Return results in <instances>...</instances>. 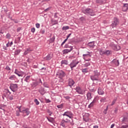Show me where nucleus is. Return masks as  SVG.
Here are the masks:
<instances>
[{"mask_svg":"<svg viewBox=\"0 0 128 128\" xmlns=\"http://www.w3.org/2000/svg\"><path fill=\"white\" fill-rule=\"evenodd\" d=\"M94 72V75H92L90 76V80H92V82L94 80H99V77L100 73L98 70H95Z\"/></svg>","mask_w":128,"mask_h":128,"instance_id":"1","label":"nucleus"},{"mask_svg":"<svg viewBox=\"0 0 128 128\" xmlns=\"http://www.w3.org/2000/svg\"><path fill=\"white\" fill-rule=\"evenodd\" d=\"M18 110H19L20 112H22V114H24V116H28V114H30V110H28V108H22V106H18Z\"/></svg>","mask_w":128,"mask_h":128,"instance_id":"2","label":"nucleus"},{"mask_svg":"<svg viewBox=\"0 0 128 128\" xmlns=\"http://www.w3.org/2000/svg\"><path fill=\"white\" fill-rule=\"evenodd\" d=\"M83 12L85 14H88V16H94V10H92V9H90V8H87L83 10Z\"/></svg>","mask_w":128,"mask_h":128,"instance_id":"3","label":"nucleus"},{"mask_svg":"<svg viewBox=\"0 0 128 128\" xmlns=\"http://www.w3.org/2000/svg\"><path fill=\"white\" fill-rule=\"evenodd\" d=\"M70 44L68 42V44H66L64 46V47L68 49H66L64 50V54H68V52H70L71 50H72V46H70Z\"/></svg>","mask_w":128,"mask_h":128,"instance_id":"4","label":"nucleus"},{"mask_svg":"<svg viewBox=\"0 0 128 128\" xmlns=\"http://www.w3.org/2000/svg\"><path fill=\"white\" fill-rule=\"evenodd\" d=\"M78 64H80V62H78L76 60H72V62L69 64V66H70L72 70L74 68H76V66H78Z\"/></svg>","mask_w":128,"mask_h":128,"instance_id":"5","label":"nucleus"},{"mask_svg":"<svg viewBox=\"0 0 128 128\" xmlns=\"http://www.w3.org/2000/svg\"><path fill=\"white\" fill-rule=\"evenodd\" d=\"M10 88L12 92H16V90H18V84H10Z\"/></svg>","mask_w":128,"mask_h":128,"instance_id":"6","label":"nucleus"},{"mask_svg":"<svg viewBox=\"0 0 128 128\" xmlns=\"http://www.w3.org/2000/svg\"><path fill=\"white\" fill-rule=\"evenodd\" d=\"M83 58L86 62H90V58H90L92 56V54H90V52H88L86 54H84L82 55Z\"/></svg>","mask_w":128,"mask_h":128,"instance_id":"7","label":"nucleus"},{"mask_svg":"<svg viewBox=\"0 0 128 128\" xmlns=\"http://www.w3.org/2000/svg\"><path fill=\"white\" fill-rule=\"evenodd\" d=\"M63 116H68L69 118H74V114L70 111H67L62 114Z\"/></svg>","mask_w":128,"mask_h":128,"instance_id":"8","label":"nucleus"},{"mask_svg":"<svg viewBox=\"0 0 128 128\" xmlns=\"http://www.w3.org/2000/svg\"><path fill=\"white\" fill-rule=\"evenodd\" d=\"M118 24H120V21L118 20V18H114L113 21L112 22L111 26L112 28H116V26H118Z\"/></svg>","mask_w":128,"mask_h":128,"instance_id":"9","label":"nucleus"},{"mask_svg":"<svg viewBox=\"0 0 128 128\" xmlns=\"http://www.w3.org/2000/svg\"><path fill=\"white\" fill-rule=\"evenodd\" d=\"M70 121V120L66 118V120L64 119H62L61 122H60V126H62L63 128H66V124H68Z\"/></svg>","mask_w":128,"mask_h":128,"instance_id":"10","label":"nucleus"},{"mask_svg":"<svg viewBox=\"0 0 128 128\" xmlns=\"http://www.w3.org/2000/svg\"><path fill=\"white\" fill-rule=\"evenodd\" d=\"M76 92L78 94H84V90L81 88L80 86H77L75 88Z\"/></svg>","mask_w":128,"mask_h":128,"instance_id":"11","label":"nucleus"},{"mask_svg":"<svg viewBox=\"0 0 128 128\" xmlns=\"http://www.w3.org/2000/svg\"><path fill=\"white\" fill-rule=\"evenodd\" d=\"M56 76H58V78H59L62 79V78H64V72L62 70H59L57 72Z\"/></svg>","mask_w":128,"mask_h":128,"instance_id":"12","label":"nucleus"},{"mask_svg":"<svg viewBox=\"0 0 128 128\" xmlns=\"http://www.w3.org/2000/svg\"><path fill=\"white\" fill-rule=\"evenodd\" d=\"M53 56H54L52 55V54H48L46 57L44 58V60H50L52 58Z\"/></svg>","mask_w":128,"mask_h":128,"instance_id":"13","label":"nucleus"},{"mask_svg":"<svg viewBox=\"0 0 128 128\" xmlns=\"http://www.w3.org/2000/svg\"><path fill=\"white\" fill-rule=\"evenodd\" d=\"M88 116H90V114H86L85 116L83 117V120H84V122H90V118H88Z\"/></svg>","mask_w":128,"mask_h":128,"instance_id":"14","label":"nucleus"},{"mask_svg":"<svg viewBox=\"0 0 128 128\" xmlns=\"http://www.w3.org/2000/svg\"><path fill=\"white\" fill-rule=\"evenodd\" d=\"M112 62L113 66H118V65L120 64V62H118V60L116 59H114Z\"/></svg>","mask_w":128,"mask_h":128,"instance_id":"15","label":"nucleus"},{"mask_svg":"<svg viewBox=\"0 0 128 128\" xmlns=\"http://www.w3.org/2000/svg\"><path fill=\"white\" fill-rule=\"evenodd\" d=\"M74 80L72 79H69L68 80V86H70V88H72V86H74Z\"/></svg>","mask_w":128,"mask_h":128,"instance_id":"16","label":"nucleus"},{"mask_svg":"<svg viewBox=\"0 0 128 128\" xmlns=\"http://www.w3.org/2000/svg\"><path fill=\"white\" fill-rule=\"evenodd\" d=\"M68 61L67 60H64L61 62V65L62 66H68Z\"/></svg>","mask_w":128,"mask_h":128,"instance_id":"17","label":"nucleus"},{"mask_svg":"<svg viewBox=\"0 0 128 128\" xmlns=\"http://www.w3.org/2000/svg\"><path fill=\"white\" fill-rule=\"evenodd\" d=\"M122 10L123 12H126L128 10V4H124Z\"/></svg>","mask_w":128,"mask_h":128,"instance_id":"18","label":"nucleus"},{"mask_svg":"<svg viewBox=\"0 0 128 128\" xmlns=\"http://www.w3.org/2000/svg\"><path fill=\"white\" fill-rule=\"evenodd\" d=\"M50 22L52 26H54L55 24H58V20L51 19Z\"/></svg>","mask_w":128,"mask_h":128,"instance_id":"19","label":"nucleus"},{"mask_svg":"<svg viewBox=\"0 0 128 128\" xmlns=\"http://www.w3.org/2000/svg\"><path fill=\"white\" fill-rule=\"evenodd\" d=\"M112 50H106L104 52V56H110V54H112Z\"/></svg>","mask_w":128,"mask_h":128,"instance_id":"20","label":"nucleus"},{"mask_svg":"<svg viewBox=\"0 0 128 128\" xmlns=\"http://www.w3.org/2000/svg\"><path fill=\"white\" fill-rule=\"evenodd\" d=\"M87 100H90L91 98H92V93L88 92L86 94Z\"/></svg>","mask_w":128,"mask_h":128,"instance_id":"21","label":"nucleus"},{"mask_svg":"<svg viewBox=\"0 0 128 128\" xmlns=\"http://www.w3.org/2000/svg\"><path fill=\"white\" fill-rule=\"evenodd\" d=\"M20 72L18 70V69H15L14 73L15 74H17L18 76H22V75L20 74Z\"/></svg>","mask_w":128,"mask_h":128,"instance_id":"22","label":"nucleus"},{"mask_svg":"<svg viewBox=\"0 0 128 128\" xmlns=\"http://www.w3.org/2000/svg\"><path fill=\"white\" fill-rule=\"evenodd\" d=\"M98 94H100V95H102L104 94V90H102V89L100 88H98Z\"/></svg>","mask_w":128,"mask_h":128,"instance_id":"23","label":"nucleus"},{"mask_svg":"<svg viewBox=\"0 0 128 128\" xmlns=\"http://www.w3.org/2000/svg\"><path fill=\"white\" fill-rule=\"evenodd\" d=\"M32 52V50H30V48H27L26 50L24 52V56H26V54H28L29 52Z\"/></svg>","mask_w":128,"mask_h":128,"instance_id":"24","label":"nucleus"},{"mask_svg":"<svg viewBox=\"0 0 128 128\" xmlns=\"http://www.w3.org/2000/svg\"><path fill=\"white\" fill-rule=\"evenodd\" d=\"M98 52H99L100 56H104V50H102V48H98Z\"/></svg>","mask_w":128,"mask_h":128,"instance_id":"25","label":"nucleus"},{"mask_svg":"<svg viewBox=\"0 0 128 128\" xmlns=\"http://www.w3.org/2000/svg\"><path fill=\"white\" fill-rule=\"evenodd\" d=\"M94 102H96V98L94 99L92 102L88 105L89 108H92L94 106Z\"/></svg>","mask_w":128,"mask_h":128,"instance_id":"26","label":"nucleus"},{"mask_svg":"<svg viewBox=\"0 0 128 128\" xmlns=\"http://www.w3.org/2000/svg\"><path fill=\"white\" fill-rule=\"evenodd\" d=\"M8 78L10 80H16V75H12Z\"/></svg>","mask_w":128,"mask_h":128,"instance_id":"27","label":"nucleus"},{"mask_svg":"<svg viewBox=\"0 0 128 128\" xmlns=\"http://www.w3.org/2000/svg\"><path fill=\"white\" fill-rule=\"evenodd\" d=\"M39 92H40V94H42V96H44V94L46 93V92H44V88H42L41 89H40L39 90Z\"/></svg>","mask_w":128,"mask_h":128,"instance_id":"28","label":"nucleus"},{"mask_svg":"<svg viewBox=\"0 0 128 128\" xmlns=\"http://www.w3.org/2000/svg\"><path fill=\"white\" fill-rule=\"evenodd\" d=\"M128 122V119L127 117H126V116H124L122 120V122Z\"/></svg>","mask_w":128,"mask_h":128,"instance_id":"29","label":"nucleus"},{"mask_svg":"<svg viewBox=\"0 0 128 128\" xmlns=\"http://www.w3.org/2000/svg\"><path fill=\"white\" fill-rule=\"evenodd\" d=\"M30 76H26V78L24 79V82H30L28 80H30Z\"/></svg>","mask_w":128,"mask_h":128,"instance_id":"30","label":"nucleus"},{"mask_svg":"<svg viewBox=\"0 0 128 128\" xmlns=\"http://www.w3.org/2000/svg\"><path fill=\"white\" fill-rule=\"evenodd\" d=\"M10 38H12V35H10V33H8L6 36V38L7 40H10Z\"/></svg>","mask_w":128,"mask_h":128,"instance_id":"31","label":"nucleus"},{"mask_svg":"<svg viewBox=\"0 0 128 128\" xmlns=\"http://www.w3.org/2000/svg\"><path fill=\"white\" fill-rule=\"evenodd\" d=\"M82 72H88V68H85L82 70Z\"/></svg>","mask_w":128,"mask_h":128,"instance_id":"32","label":"nucleus"},{"mask_svg":"<svg viewBox=\"0 0 128 128\" xmlns=\"http://www.w3.org/2000/svg\"><path fill=\"white\" fill-rule=\"evenodd\" d=\"M21 50H17L15 51L14 52V54L16 56H18V54H20V52Z\"/></svg>","mask_w":128,"mask_h":128,"instance_id":"33","label":"nucleus"},{"mask_svg":"<svg viewBox=\"0 0 128 128\" xmlns=\"http://www.w3.org/2000/svg\"><path fill=\"white\" fill-rule=\"evenodd\" d=\"M88 46L90 48H94V42H90L88 43Z\"/></svg>","mask_w":128,"mask_h":128,"instance_id":"34","label":"nucleus"},{"mask_svg":"<svg viewBox=\"0 0 128 128\" xmlns=\"http://www.w3.org/2000/svg\"><path fill=\"white\" fill-rule=\"evenodd\" d=\"M90 66V62H86L84 64V68H88V66Z\"/></svg>","mask_w":128,"mask_h":128,"instance_id":"35","label":"nucleus"},{"mask_svg":"<svg viewBox=\"0 0 128 128\" xmlns=\"http://www.w3.org/2000/svg\"><path fill=\"white\" fill-rule=\"evenodd\" d=\"M116 98L114 99L112 102V104H110V106H114V104H116Z\"/></svg>","mask_w":128,"mask_h":128,"instance_id":"36","label":"nucleus"},{"mask_svg":"<svg viewBox=\"0 0 128 128\" xmlns=\"http://www.w3.org/2000/svg\"><path fill=\"white\" fill-rule=\"evenodd\" d=\"M120 46L119 45H116L115 46V50H120Z\"/></svg>","mask_w":128,"mask_h":128,"instance_id":"37","label":"nucleus"},{"mask_svg":"<svg viewBox=\"0 0 128 128\" xmlns=\"http://www.w3.org/2000/svg\"><path fill=\"white\" fill-rule=\"evenodd\" d=\"M47 120L48 122H54V118H47Z\"/></svg>","mask_w":128,"mask_h":128,"instance_id":"38","label":"nucleus"},{"mask_svg":"<svg viewBox=\"0 0 128 128\" xmlns=\"http://www.w3.org/2000/svg\"><path fill=\"white\" fill-rule=\"evenodd\" d=\"M68 28H70V27H68V26H65L62 28V30H68Z\"/></svg>","mask_w":128,"mask_h":128,"instance_id":"39","label":"nucleus"},{"mask_svg":"<svg viewBox=\"0 0 128 128\" xmlns=\"http://www.w3.org/2000/svg\"><path fill=\"white\" fill-rule=\"evenodd\" d=\"M34 102H35L36 104V106H38V104H40V102H38V99H34Z\"/></svg>","mask_w":128,"mask_h":128,"instance_id":"40","label":"nucleus"},{"mask_svg":"<svg viewBox=\"0 0 128 128\" xmlns=\"http://www.w3.org/2000/svg\"><path fill=\"white\" fill-rule=\"evenodd\" d=\"M54 36H53L52 38H50V42H54Z\"/></svg>","mask_w":128,"mask_h":128,"instance_id":"41","label":"nucleus"},{"mask_svg":"<svg viewBox=\"0 0 128 128\" xmlns=\"http://www.w3.org/2000/svg\"><path fill=\"white\" fill-rule=\"evenodd\" d=\"M63 106H64V104H62L57 106V108H62Z\"/></svg>","mask_w":128,"mask_h":128,"instance_id":"42","label":"nucleus"},{"mask_svg":"<svg viewBox=\"0 0 128 128\" xmlns=\"http://www.w3.org/2000/svg\"><path fill=\"white\" fill-rule=\"evenodd\" d=\"M38 84V82L37 81H36L32 82V85L34 86H36Z\"/></svg>","mask_w":128,"mask_h":128,"instance_id":"43","label":"nucleus"},{"mask_svg":"<svg viewBox=\"0 0 128 128\" xmlns=\"http://www.w3.org/2000/svg\"><path fill=\"white\" fill-rule=\"evenodd\" d=\"M44 32H46V30H44L42 29L40 31V34H44Z\"/></svg>","mask_w":128,"mask_h":128,"instance_id":"44","label":"nucleus"},{"mask_svg":"<svg viewBox=\"0 0 128 128\" xmlns=\"http://www.w3.org/2000/svg\"><path fill=\"white\" fill-rule=\"evenodd\" d=\"M36 26L37 28H40V24L38 23H36Z\"/></svg>","mask_w":128,"mask_h":128,"instance_id":"45","label":"nucleus"},{"mask_svg":"<svg viewBox=\"0 0 128 128\" xmlns=\"http://www.w3.org/2000/svg\"><path fill=\"white\" fill-rule=\"evenodd\" d=\"M20 109H18V110L16 112V116H20Z\"/></svg>","mask_w":128,"mask_h":128,"instance_id":"46","label":"nucleus"},{"mask_svg":"<svg viewBox=\"0 0 128 128\" xmlns=\"http://www.w3.org/2000/svg\"><path fill=\"white\" fill-rule=\"evenodd\" d=\"M5 69H6V70L10 71V66H6Z\"/></svg>","mask_w":128,"mask_h":128,"instance_id":"47","label":"nucleus"},{"mask_svg":"<svg viewBox=\"0 0 128 128\" xmlns=\"http://www.w3.org/2000/svg\"><path fill=\"white\" fill-rule=\"evenodd\" d=\"M80 20H81V22H84V20H86V18L84 17H81Z\"/></svg>","mask_w":128,"mask_h":128,"instance_id":"48","label":"nucleus"},{"mask_svg":"<svg viewBox=\"0 0 128 128\" xmlns=\"http://www.w3.org/2000/svg\"><path fill=\"white\" fill-rule=\"evenodd\" d=\"M106 98H102V99L100 100V102H106Z\"/></svg>","mask_w":128,"mask_h":128,"instance_id":"49","label":"nucleus"},{"mask_svg":"<svg viewBox=\"0 0 128 128\" xmlns=\"http://www.w3.org/2000/svg\"><path fill=\"white\" fill-rule=\"evenodd\" d=\"M128 128V125H122V126H121L120 128Z\"/></svg>","mask_w":128,"mask_h":128,"instance_id":"50","label":"nucleus"},{"mask_svg":"<svg viewBox=\"0 0 128 128\" xmlns=\"http://www.w3.org/2000/svg\"><path fill=\"white\" fill-rule=\"evenodd\" d=\"M6 46V48H8L10 46H10V41L8 42L7 43Z\"/></svg>","mask_w":128,"mask_h":128,"instance_id":"51","label":"nucleus"},{"mask_svg":"<svg viewBox=\"0 0 128 128\" xmlns=\"http://www.w3.org/2000/svg\"><path fill=\"white\" fill-rule=\"evenodd\" d=\"M31 32H36V28H31Z\"/></svg>","mask_w":128,"mask_h":128,"instance_id":"52","label":"nucleus"},{"mask_svg":"<svg viewBox=\"0 0 128 128\" xmlns=\"http://www.w3.org/2000/svg\"><path fill=\"white\" fill-rule=\"evenodd\" d=\"M58 14L56 12L54 14V18H58Z\"/></svg>","mask_w":128,"mask_h":128,"instance_id":"53","label":"nucleus"},{"mask_svg":"<svg viewBox=\"0 0 128 128\" xmlns=\"http://www.w3.org/2000/svg\"><path fill=\"white\" fill-rule=\"evenodd\" d=\"M48 114H49L50 116H52V112H50V110H48Z\"/></svg>","mask_w":128,"mask_h":128,"instance_id":"54","label":"nucleus"},{"mask_svg":"<svg viewBox=\"0 0 128 128\" xmlns=\"http://www.w3.org/2000/svg\"><path fill=\"white\" fill-rule=\"evenodd\" d=\"M44 88H48V84H46V83H44Z\"/></svg>","mask_w":128,"mask_h":128,"instance_id":"55","label":"nucleus"},{"mask_svg":"<svg viewBox=\"0 0 128 128\" xmlns=\"http://www.w3.org/2000/svg\"><path fill=\"white\" fill-rule=\"evenodd\" d=\"M45 100H46V102L47 104L48 103V102H50V99H46V98Z\"/></svg>","mask_w":128,"mask_h":128,"instance_id":"56","label":"nucleus"},{"mask_svg":"<svg viewBox=\"0 0 128 128\" xmlns=\"http://www.w3.org/2000/svg\"><path fill=\"white\" fill-rule=\"evenodd\" d=\"M64 98H66V100H70V96H64Z\"/></svg>","mask_w":128,"mask_h":128,"instance_id":"57","label":"nucleus"},{"mask_svg":"<svg viewBox=\"0 0 128 128\" xmlns=\"http://www.w3.org/2000/svg\"><path fill=\"white\" fill-rule=\"evenodd\" d=\"M90 92H96V90H94V88H90Z\"/></svg>","mask_w":128,"mask_h":128,"instance_id":"58","label":"nucleus"},{"mask_svg":"<svg viewBox=\"0 0 128 128\" xmlns=\"http://www.w3.org/2000/svg\"><path fill=\"white\" fill-rule=\"evenodd\" d=\"M107 112H108V109H104V114H106Z\"/></svg>","mask_w":128,"mask_h":128,"instance_id":"59","label":"nucleus"},{"mask_svg":"<svg viewBox=\"0 0 128 128\" xmlns=\"http://www.w3.org/2000/svg\"><path fill=\"white\" fill-rule=\"evenodd\" d=\"M70 36H72V34H68L67 36H66V39L67 40H68V38H70Z\"/></svg>","mask_w":128,"mask_h":128,"instance_id":"60","label":"nucleus"},{"mask_svg":"<svg viewBox=\"0 0 128 128\" xmlns=\"http://www.w3.org/2000/svg\"><path fill=\"white\" fill-rule=\"evenodd\" d=\"M9 99L10 100H14V98H12V96H9Z\"/></svg>","mask_w":128,"mask_h":128,"instance_id":"61","label":"nucleus"},{"mask_svg":"<svg viewBox=\"0 0 128 128\" xmlns=\"http://www.w3.org/2000/svg\"><path fill=\"white\" fill-rule=\"evenodd\" d=\"M4 106H0V110H4Z\"/></svg>","mask_w":128,"mask_h":128,"instance_id":"62","label":"nucleus"},{"mask_svg":"<svg viewBox=\"0 0 128 128\" xmlns=\"http://www.w3.org/2000/svg\"><path fill=\"white\" fill-rule=\"evenodd\" d=\"M114 124H112L110 126V128H114Z\"/></svg>","mask_w":128,"mask_h":128,"instance_id":"63","label":"nucleus"},{"mask_svg":"<svg viewBox=\"0 0 128 128\" xmlns=\"http://www.w3.org/2000/svg\"><path fill=\"white\" fill-rule=\"evenodd\" d=\"M94 128H98V126H94Z\"/></svg>","mask_w":128,"mask_h":128,"instance_id":"64","label":"nucleus"}]
</instances>
